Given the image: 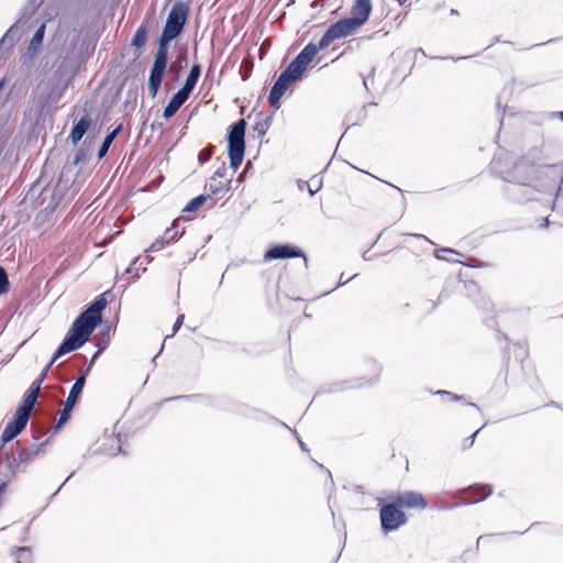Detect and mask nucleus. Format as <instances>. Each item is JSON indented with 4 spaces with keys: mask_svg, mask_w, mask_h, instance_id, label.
Returning a JSON list of instances; mask_svg holds the SVG:
<instances>
[{
    "mask_svg": "<svg viewBox=\"0 0 563 563\" xmlns=\"http://www.w3.org/2000/svg\"><path fill=\"white\" fill-rule=\"evenodd\" d=\"M335 40L333 35L329 36V30L327 29L318 44L310 42L299 52L275 80L268 95V102L272 107L279 108L280 99L287 89L294 82L301 79L307 66L312 62L318 52L328 47Z\"/></svg>",
    "mask_w": 563,
    "mask_h": 563,
    "instance_id": "f257e3e1",
    "label": "nucleus"
},
{
    "mask_svg": "<svg viewBox=\"0 0 563 563\" xmlns=\"http://www.w3.org/2000/svg\"><path fill=\"white\" fill-rule=\"evenodd\" d=\"M107 307L106 292L97 296L74 320L63 340L59 352L76 351L90 338L95 329L102 322V311Z\"/></svg>",
    "mask_w": 563,
    "mask_h": 563,
    "instance_id": "f03ea898",
    "label": "nucleus"
},
{
    "mask_svg": "<svg viewBox=\"0 0 563 563\" xmlns=\"http://www.w3.org/2000/svg\"><path fill=\"white\" fill-rule=\"evenodd\" d=\"M46 378V372H42L40 376L32 382L29 389L23 395L21 404L18 406L13 418L5 426L2 432V441L10 442L15 439L27 426L32 416L37 398L41 393V386Z\"/></svg>",
    "mask_w": 563,
    "mask_h": 563,
    "instance_id": "7ed1b4c3",
    "label": "nucleus"
},
{
    "mask_svg": "<svg viewBox=\"0 0 563 563\" xmlns=\"http://www.w3.org/2000/svg\"><path fill=\"white\" fill-rule=\"evenodd\" d=\"M548 168L549 166L536 165L529 159L520 158L514 163L510 170L501 174V178L528 191H540L544 186L542 177Z\"/></svg>",
    "mask_w": 563,
    "mask_h": 563,
    "instance_id": "20e7f679",
    "label": "nucleus"
},
{
    "mask_svg": "<svg viewBox=\"0 0 563 563\" xmlns=\"http://www.w3.org/2000/svg\"><path fill=\"white\" fill-rule=\"evenodd\" d=\"M372 10L371 0H356L352 7L351 16L343 18L328 27L329 36L333 35L338 40L352 34L367 22Z\"/></svg>",
    "mask_w": 563,
    "mask_h": 563,
    "instance_id": "39448f33",
    "label": "nucleus"
},
{
    "mask_svg": "<svg viewBox=\"0 0 563 563\" xmlns=\"http://www.w3.org/2000/svg\"><path fill=\"white\" fill-rule=\"evenodd\" d=\"M246 128V121L244 119H240L233 122L228 130V156L230 167L233 170H236L244 159Z\"/></svg>",
    "mask_w": 563,
    "mask_h": 563,
    "instance_id": "423d86ee",
    "label": "nucleus"
},
{
    "mask_svg": "<svg viewBox=\"0 0 563 563\" xmlns=\"http://www.w3.org/2000/svg\"><path fill=\"white\" fill-rule=\"evenodd\" d=\"M170 42L172 40L164 36H159L158 38V47L155 54L154 63L150 70L147 82L150 95L153 98L156 97L166 73L168 63V47Z\"/></svg>",
    "mask_w": 563,
    "mask_h": 563,
    "instance_id": "0eeeda50",
    "label": "nucleus"
},
{
    "mask_svg": "<svg viewBox=\"0 0 563 563\" xmlns=\"http://www.w3.org/2000/svg\"><path fill=\"white\" fill-rule=\"evenodd\" d=\"M189 7L184 2H176L166 19L165 26L161 33V36L176 40L184 31L185 24L188 19Z\"/></svg>",
    "mask_w": 563,
    "mask_h": 563,
    "instance_id": "6e6552de",
    "label": "nucleus"
},
{
    "mask_svg": "<svg viewBox=\"0 0 563 563\" xmlns=\"http://www.w3.org/2000/svg\"><path fill=\"white\" fill-rule=\"evenodd\" d=\"M398 505L395 504L393 498L391 504L383 505L379 509L380 526L385 533L397 530L399 527L406 523L407 517L404 511L398 509Z\"/></svg>",
    "mask_w": 563,
    "mask_h": 563,
    "instance_id": "1a4fd4ad",
    "label": "nucleus"
},
{
    "mask_svg": "<svg viewBox=\"0 0 563 563\" xmlns=\"http://www.w3.org/2000/svg\"><path fill=\"white\" fill-rule=\"evenodd\" d=\"M44 444L45 442H42L41 444H34L29 449H21L18 452L16 456H9L7 454V461L10 473L14 475L18 472H23L26 468L27 464L38 455Z\"/></svg>",
    "mask_w": 563,
    "mask_h": 563,
    "instance_id": "9d476101",
    "label": "nucleus"
},
{
    "mask_svg": "<svg viewBox=\"0 0 563 563\" xmlns=\"http://www.w3.org/2000/svg\"><path fill=\"white\" fill-rule=\"evenodd\" d=\"M297 257H302L307 264L308 260L298 246L291 244H273L266 250L263 260L265 263H268L276 260H290Z\"/></svg>",
    "mask_w": 563,
    "mask_h": 563,
    "instance_id": "9b49d317",
    "label": "nucleus"
},
{
    "mask_svg": "<svg viewBox=\"0 0 563 563\" xmlns=\"http://www.w3.org/2000/svg\"><path fill=\"white\" fill-rule=\"evenodd\" d=\"M66 176L67 173L65 169H63L55 188L51 191V201L46 205V210L54 211L65 199L68 190L71 187V181Z\"/></svg>",
    "mask_w": 563,
    "mask_h": 563,
    "instance_id": "f8f14e48",
    "label": "nucleus"
},
{
    "mask_svg": "<svg viewBox=\"0 0 563 563\" xmlns=\"http://www.w3.org/2000/svg\"><path fill=\"white\" fill-rule=\"evenodd\" d=\"M45 35V24L43 23L33 34L26 52L21 56V63L23 65L32 62L42 48Z\"/></svg>",
    "mask_w": 563,
    "mask_h": 563,
    "instance_id": "ddd939ff",
    "label": "nucleus"
},
{
    "mask_svg": "<svg viewBox=\"0 0 563 563\" xmlns=\"http://www.w3.org/2000/svg\"><path fill=\"white\" fill-rule=\"evenodd\" d=\"M394 499L395 504L399 507L412 509H424L428 505L423 495L417 492H406L396 496Z\"/></svg>",
    "mask_w": 563,
    "mask_h": 563,
    "instance_id": "4468645a",
    "label": "nucleus"
},
{
    "mask_svg": "<svg viewBox=\"0 0 563 563\" xmlns=\"http://www.w3.org/2000/svg\"><path fill=\"white\" fill-rule=\"evenodd\" d=\"M92 119L90 114L85 113L80 119L74 121L73 128L70 130L68 139L70 142L76 145L82 136L88 132L91 126Z\"/></svg>",
    "mask_w": 563,
    "mask_h": 563,
    "instance_id": "2eb2a0df",
    "label": "nucleus"
},
{
    "mask_svg": "<svg viewBox=\"0 0 563 563\" xmlns=\"http://www.w3.org/2000/svg\"><path fill=\"white\" fill-rule=\"evenodd\" d=\"M189 95L184 92L183 90H178L173 95L168 103L163 110V117L166 120H169L172 117L176 114V112L181 108V106L189 99Z\"/></svg>",
    "mask_w": 563,
    "mask_h": 563,
    "instance_id": "dca6fc26",
    "label": "nucleus"
},
{
    "mask_svg": "<svg viewBox=\"0 0 563 563\" xmlns=\"http://www.w3.org/2000/svg\"><path fill=\"white\" fill-rule=\"evenodd\" d=\"M201 70H202V68H201L200 64H198V63L192 64L190 67L189 74L187 75V78H186L183 87L180 88V90H183L184 92H186L187 95L190 96L200 78Z\"/></svg>",
    "mask_w": 563,
    "mask_h": 563,
    "instance_id": "f3484780",
    "label": "nucleus"
},
{
    "mask_svg": "<svg viewBox=\"0 0 563 563\" xmlns=\"http://www.w3.org/2000/svg\"><path fill=\"white\" fill-rule=\"evenodd\" d=\"M492 494L488 486H475L463 497V503L467 505L485 500Z\"/></svg>",
    "mask_w": 563,
    "mask_h": 563,
    "instance_id": "a211bd4d",
    "label": "nucleus"
},
{
    "mask_svg": "<svg viewBox=\"0 0 563 563\" xmlns=\"http://www.w3.org/2000/svg\"><path fill=\"white\" fill-rule=\"evenodd\" d=\"M82 390H84V377H77L69 390V394L65 401V405L75 408L80 395L82 394Z\"/></svg>",
    "mask_w": 563,
    "mask_h": 563,
    "instance_id": "6ab92c4d",
    "label": "nucleus"
},
{
    "mask_svg": "<svg viewBox=\"0 0 563 563\" xmlns=\"http://www.w3.org/2000/svg\"><path fill=\"white\" fill-rule=\"evenodd\" d=\"M122 131V124H118L112 131H110L106 137L103 139L99 150H98V158H102L107 155L111 144L115 140V137Z\"/></svg>",
    "mask_w": 563,
    "mask_h": 563,
    "instance_id": "aec40b11",
    "label": "nucleus"
},
{
    "mask_svg": "<svg viewBox=\"0 0 563 563\" xmlns=\"http://www.w3.org/2000/svg\"><path fill=\"white\" fill-rule=\"evenodd\" d=\"M185 233V229H179V220H174L172 225L164 231L162 235L166 244L175 243L183 234Z\"/></svg>",
    "mask_w": 563,
    "mask_h": 563,
    "instance_id": "412c9836",
    "label": "nucleus"
},
{
    "mask_svg": "<svg viewBox=\"0 0 563 563\" xmlns=\"http://www.w3.org/2000/svg\"><path fill=\"white\" fill-rule=\"evenodd\" d=\"M231 180H227L223 183L221 180H216L214 178H210L209 184L206 186L211 196L218 197L224 191L230 189Z\"/></svg>",
    "mask_w": 563,
    "mask_h": 563,
    "instance_id": "4be33fe9",
    "label": "nucleus"
},
{
    "mask_svg": "<svg viewBox=\"0 0 563 563\" xmlns=\"http://www.w3.org/2000/svg\"><path fill=\"white\" fill-rule=\"evenodd\" d=\"M147 41V26L141 24L132 37V46L135 48H142Z\"/></svg>",
    "mask_w": 563,
    "mask_h": 563,
    "instance_id": "5701e85b",
    "label": "nucleus"
},
{
    "mask_svg": "<svg viewBox=\"0 0 563 563\" xmlns=\"http://www.w3.org/2000/svg\"><path fill=\"white\" fill-rule=\"evenodd\" d=\"M211 196L210 195H199L195 198H192L183 209V212H187V213H190V212H194V211H197L200 207L203 206V203L210 199Z\"/></svg>",
    "mask_w": 563,
    "mask_h": 563,
    "instance_id": "b1692460",
    "label": "nucleus"
},
{
    "mask_svg": "<svg viewBox=\"0 0 563 563\" xmlns=\"http://www.w3.org/2000/svg\"><path fill=\"white\" fill-rule=\"evenodd\" d=\"M15 563H29L32 559V552L30 548L22 547L18 548L14 552Z\"/></svg>",
    "mask_w": 563,
    "mask_h": 563,
    "instance_id": "393cba45",
    "label": "nucleus"
},
{
    "mask_svg": "<svg viewBox=\"0 0 563 563\" xmlns=\"http://www.w3.org/2000/svg\"><path fill=\"white\" fill-rule=\"evenodd\" d=\"M73 409H74L73 407L64 404V408L59 413L58 421L54 427L55 431H58L70 419V413H71Z\"/></svg>",
    "mask_w": 563,
    "mask_h": 563,
    "instance_id": "a878e982",
    "label": "nucleus"
},
{
    "mask_svg": "<svg viewBox=\"0 0 563 563\" xmlns=\"http://www.w3.org/2000/svg\"><path fill=\"white\" fill-rule=\"evenodd\" d=\"M271 121L272 118L267 117L255 123L253 130L257 133L258 137H263L267 133L271 125Z\"/></svg>",
    "mask_w": 563,
    "mask_h": 563,
    "instance_id": "bb28decb",
    "label": "nucleus"
},
{
    "mask_svg": "<svg viewBox=\"0 0 563 563\" xmlns=\"http://www.w3.org/2000/svg\"><path fill=\"white\" fill-rule=\"evenodd\" d=\"M86 157L85 151L82 148H79L75 152L74 158L71 163H68L64 166L63 169L66 170V173H71L73 168L77 166L80 162H82Z\"/></svg>",
    "mask_w": 563,
    "mask_h": 563,
    "instance_id": "cd10ccee",
    "label": "nucleus"
},
{
    "mask_svg": "<svg viewBox=\"0 0 563 563\" xmlns=\"http://www.w3.org/2000/svg\"><path fill=\"white\" fill-rule=\"evenodd\" d=\"M10 290L9 276L3 266L0 265V296L8 294Z\"/></svg>",
    "mask_w": 563,
    "mask_h": 563,
    "instance_id": "c85d7f7f",
    "label": "nucleus"
},
{
    "mask_svg": "<svg viewBox=\"0 0 563 563\" xmlns=\"http://www.w3.org/2000/svg\"><path fill=\"white\" fill-rule=\"evenodd\" d=\"M63 346V342L58 345V347L56 349V351L54 352L53 354V357L52 360L49 361V363L46 365V367L42 371V372H46V374L48 373L49 368L52 367V365L62 356H64L65 354L67 353H70L71 351H66V352H59L60 347Z\"/></svg>",
    "mask_w": 563,
    "mask_h": 563,
    "instance_id": "c756f323",
    "label": "nucleus"
},
{
    "mask_svg": "<svg viewBox=\"0 0 563 563\" xmlns=\"http://www.w3.org/2000/svg\"><path fill=\"white\" fill-rule=\"evenodd\" d=\"M63 346V342L58 345V347L56 349V351L54 352L53 354V357L52 360L49 361V363L46 365V367L42 371V372H46V374L48 373L49 368L52 367V365L62 356H64L65 354L67 353H70L71 351H66V352H59L60 347Z\"/></svg>",
    "mask_w": 563,
    "mask_h": 563,
    "instance_id": "7c9ffc66",
    "label": "nucleus"
},
{
    "mask_svg": "<svg viewBox=\"0 0 563 563\" xmlns=\"http://www.w3.org/2000/svg\"><path fill=\"white\" fill-rule=\"evenodd\" d=\"M136 264H137V258L134 260L124 272V274L128 275L129 278H131L132 280L136 279L139 277L137 271H139L140 266H136Z\"/></svg>",
    "mask_w": 563,
    "mask_h": 563,
    "instance_id": "2f4dec72",
    "label": "nucleus"
},
{
    "mask_svg": "<svg viewBox=\"0 0 563 563\" xmlns=\"http://www.w3.org/2000/svg\"><path fill=\"white\" fill-rule=\"evenodd\" d=\"M166 244V241L163 236L157 238L148 247L151 252H157L162 250Z\"/></svg>",
    "mask_w": 563,
    "mask_h": 563,
    "instance_id": "473e14b6",
    "label": "nucleus"
},
{
    "mask_svg": "<svg viewBox=\"0 0 563 563\" xmlns=\"http://www.w3.org/2000/svg\"><path fill=\"white\" fill-rule=\"evenodd\" d=\"M109 335H108V331H106L102 335L101 339L98 340L97 342V350H99V353H102L109 345Z\"/></svg>",
    "mask_w": 563,
    "mask_h": 563,
    "instance_id": "72a5a7b5",
    "label": "nucleus"
},
{
    "mask_svg": "<svg viewBox=\"0 0 563 563\" xmlns=\"http://www.w3.org/2000/svg\"><path fill=\"white\" fill-rule=\"evenodd\" d=\"M374 73H375V69L373 68L368 76L363 77V85H364L366 91H371V86L374 84Z\"/></svg>",
    "mask_w": 563,
    "mask_h": 563,
    "instance_id": "f704fd0d",
    "label": "nucleus"
},
{
    "mask_svg": "<svg viewBox=\"0 0 563 563\" xmlns=\"http://www.w3.org/2000/svg\"><path fill=\"white\" fill-rule=\"evenodd\" d=\"M479 431H481V429H477L471 437L466 438L463 441V449L464 450L471 448L474 444L475 438H476V435L478 434Z\"/></svg>",
    "mask_w": 563,
    "mask_h": 563,
    "instance_id": "c9c22d12",
    "label": "nucleus"
},
{
    "mask_svg": "<svg viewBox=\"0 0 563 563\" xmlns=\"http://www.w3.org/2000/svg\"><path fill=\"white\" fill-rule=\"evenodd\" d=\"M437 394L438 395L449 396V397H451L452 400H455V401L464 399L463 396H459V395L452 394L451 391H448V390H438Z\"/></svg>",
    "mask_w": 563,
    "mask_h": 563,
    "instance_id": "e433bc0d",
    "label": "nucleus"
},
{
    "mask_svg": "<svg viewBox=\"0 0 563 563\" xmlns=\"http://www.w3.org/2000/svg\"><path fill=\"white\" fill-rule=\"evenodd\" d=\"M227 174V168L225 166H221L219 167L212 175L211 178H214L216 180L220 179V178H223Z\"/></svg>",
    "mask_w": 563,
    "mask_h": 563,
    "instance_id": "4c0bfd02",
    "label": "nucleus"
},
{
    "mask_svg": "<svg viewBox=\"0 0 563 563\" xmlns=\"http://www.w3.org/2000/svg\"><path fill=\"white\" fill-rule=\"evenodd\" d=\"M184 322V314H179L173 325V334H175L181 327Z\"/></svg>",
    "mask_w": 563,
    "mask_h": 563,
    "instance_id": "58836bf2",
    "label": "nucleus"
},
{
    "mask_svg": "<svg viewBox=\"0 0 563 563\" xmlns=\"http://www.w3.org/2000/svg\"><path fill=\"white\" fill-rule=\"evenodd\" d=\"M440 252L442 253H453V254H459L456 251L452 250V249H449V247H443L441 250H439L435 254L437 258L439 260H443L444 257L442 255H440Z\"/></svg>",
    "mask_w": 563,
    "mask_h": 563,
    "instance_id": "ea45409f",
    "label": "nucleus"
},
{
    "mask_svg": "<svg viewBox=\"0 0 563 563\" xmlns=\"http://www.w3.org/2000/svg\"><path fill=\"white\" fill-rule=\"evenodd\" d=\"M289 430H290V431L295 434V437L297 438L300 449H301L302 451L307 452V451H308V448H307L306 443H305V442L299 438V435H298L297 431H296V430H291V429H289Z\"/></svg>",
    "mask_w": 563,
    "mask_h": 563,
    "instance_id": "a19ab883",
    "label": "nucleus"
},
{
    "mask_svg": "<svg viewBox=\"0 0 563 563\" xmlns=\"http://www.w3.org/2000/svg\"><path fill=\"white\" fill-rule=\"evenodd\" d=\"M211 154H212V151H209V152H202V153H200V154H199V157H198V158H199V162H200V163H205V162H207V161L210 158Z\"/></svg>",
    "mask_w": 563,
    "mask_h": 563,
    "instance_id": "79ce46f5",
    "label": "nucleus"
},
{
    "mask_svg": "<svg viewBox=\"0 0 563 563\" xmlns=\"http://www.w3.org/2000/svg\"><path fill=\"white\" fill-rule=\"evenodd\" d=\"M90 368H91V366H90V365H88V367H87L85 371H82V372L80 373V375L78 376V377H84V385L86 384V377H87V375H88V373H89Z\"/></svg>",
    "mask_w": 563,
    "mask_h": 563,
    "instance_id": "37998d69",
    "label": "nucleus"
},
{
    "mask_svg": "<svg viewBox=\"0 0 563 563\" xmlns=\"http://www.w3.org/2000/svg\"><path fill=\"white\" fill-rule=\"evenodd\" d=\"M101 355V353H99V350H97L93 355L91 356L90 358V362H89V365L92 366V364L95 363V361Z\"/></svg>",
    "mask_w": 563,
    "mask_h": 563,
    "instance_id": "c03bdc74",
    "label": "nucleus"
},
{
    "mask_svg": "<svg viewBox=\"0 0 563 563\" xmlns=\"http://www.w3.org/2000/svg\"><path fill=\"white\" fill-rule=\"evenodd\" d=\"M49 192V190L47 188H44L42 191H41V197H42V203H44L46 201V198H47V194Z\"/></svg>",
    "mask_w": 563,
    "mask_h": 563,
    "instance_id": "a18cd8bd",
    "label": "nucleus"
},
{
    "mask_svg": "<svg viewBox=\"0 0 563 563\" xmlns=\"http://www.w3.org/2000/svg\"><path fill=\"white\" fill-rule=\"evenodd\" d=\"M73 476V473L62 483L60 486H58V488L53 493L52 497H54L60 489L62 487L65 485V483Z\"/></svg>",
    "mask_w": 563,
    "mask_h": 563,
    "instance_id": "49530a36",
    "label": "nucleus"
},
{
    "mask_svg": "<svg viewBox=\"0 0 563 563\" xmlns=\"http://www.w3.org/2000/svg\"><path fill=\"white\" fill-rule=\"evenodd\" d=\"M306 187L308 188L310 196H313L320 189V186H318L316 189H312L309 184Z\"/></svg>",
    "mask_w": 563,
    "mask_h": 563,
    "instance_id": "de8ad7c7",
    "label": "nucleus"
},
{
    "mask_svg": "<svg viewBox=\"0 0 563 563\" xmlns=\"http://www.w3.org/2000/svg\"><path fill=\"white\" fill-rule=\"evenodd\" d=\"M306 186H308V183H307V181L299 180V183H298V187H299V189H301V190H302Z\"/></svg>",
    "mask_w": 563,
    "mask_h": 563,
    "instance_id": "09e8293b",
    "label": "nucleus"
},
{
    "mask_svg": "<svg viewBox=\"0 0 563 563\" xmlns=\"http://www.w3.org/2000/svg\"><path fill=\"white\" fill-rule=\"evenodd\" d=\"M355 276H356V275L352 276V277H351V279H352V278H354ZM349 280H350V278H347L346 280H344L343 274L341 275V277H340V284H341V285H343V284L347 283Z\"/></svg>",
    "mask_w": 563,
    "mask_h": 563,
    "instance_id": "8fccbe9b",
    "label": "nucleus"
},
{
    "mask_svg": "<svg viewBox=\"0 0 563 563\" xmlns=\"http://www.w3.org/2000/svg\"><path fill=\"white\" fill-rule=\"evenodd\" d=\"M69 80L65 81L58 96H62L63 91L67 88Z\"/></svg>",
    "mask_w": 563,
    "mask_h": 563,
    "instance_id": "3c124183",
    "label": "nucleus"
},
{
    "mask_svg": "<svg viewBox=\"0 0 563 563\" xmlns=\"http://www.w3.org/2000/svg\"><path fill=\"white\" fill-rule=\"evenodd\" d=\"M470 407H473L475 410L479 411V407L474 402H467Z\"/></svg>",
    "mask_w": 563,
    "mask_h": 563,
    "instance_id": "603ef678",
    "label": "nucleus"
},
{
    "mask_svg": "<svg viewBox=\"0 0 563 563\" xmlns=\"http://www.w3.org/2000/svg\"><path fill=\"white\" fill-rule=\"evenodd\" d=\"M555 115L563 121V111L556 112Z\"/></svg>",
    "mask_w": 563,
    "mask_h": 563,
    "instance_id": "864d4df0",
    "label": "nucleus"
},
{
    "mask_svg": "<svg viewBox=\"0 0 563 563\" xmlns=\"http://www.w3.org/2000/svg\"><path fill=\"white\" fill-rule=\"evenodd\" d=\"M4 82H5V79H4V78L0 79V90L3 88Z\"/></svg>",
    "mask_w": 563,
    "mask_h": 563,
    "instance_id": "5fc2aeb1",
    "label": "nucleus"
},
{
    "mask_svg": "<svg viewBox=\"0 0 563 563\" xmlns=\"http://www.w3.org/2000/svg\"><path fill=\"white\" fill-rule=\"evenodd\" d=\"M498 162H499V159H494V161H493V167H494L495 169L497 168Z\"/></svg>",
    "mask_w": 563,
    "mask_h": 563,
    "instance_id": "6e6d98bb",
    "label": "nucleus"
},
{
    "mask_svg": "<svg viewBox=\"0 0 563 563\" xmlns=\"http://www.w3.org/2000/svg\"><path fill=\"white\" fill-rule=\"evenodd\" d=\"M490 306H492L490 302L487 301L484 303L483 309H488Z\"/></svg>",
    "mask_w": 563,
    "mask_h": 563,
    "instance_id": "4d7b16f0",
    "label": "nucleus"
},
{
    "mask_svg": "<svg viewBox=\"0 0 563 563\" xmlns=\"http://www.w3.org/2000/svg\"><path fill=\"white\" fill-rule=\"evenodd\" d=\"M413 236H416V238H418V239H424V240H427V238H426L424 235H422V234H415Z\"/></svg>",
    "mask_w": 563,
    "mask_h": 563,
    "instance_id": "13d9d810",
    "label": "nucleus"
},
{
    "mask_svg": "<svg viewBox=\"0 0 563 563\" xmlns=\"http://www.w3.org/2000/svg\"><path fill=\"white\" fill-rule=\"evenodd\" d=\"M451 14H452V15H456V14H459V12H457V10H455V9H451Z\"/></svg>",
    "mask_w": 563,
    "mask_h": 563,
    "instance_id": "bf43d9fd",
    "label": "nucleus"
},
{
    "mask_svg": "<svg viewBox=\"0 0 563 563\" xmlns=\"http://www.w3.org/2000/svg\"><path fill=\"white\" fill-rule=\"evenodd\" d=\"M548 223H549L548 218H544V220L542 221V224L548 225Z\"/></svg>",
    "mask_w": 563,
    "mask_h": 563,
    "instance_id": "052dcab7",
    "label": "nucleus"
},
{
    "mask_svg": "<svg viewBox=\"0 0 563 563\" xmlns=\"http://www.w3.org/2000/svg\"><path fill=\"white\" fill-rule=\"evenodd\" d=\"M548 223H549L548 218H544V220L542 221V224L548 225Z\"/></svg>",
    "mask_w": 563,
    "mask_h": 563,
    "instance_id": "680f3d73",
    "label": "nucleus"
},
{
    "mask_svg": "<svg viewBox=\"0 0 563 563\" xmlns=\"http://www.w3.org/2000/svg\"><path fill=\"white\" fill-rule=\"evenodd\" d=\"M499 335H500L504 340H506V341L508 340V338H507V335H506V334H501V333H499Z\"/></svg>",
    "mask_w": 563,
    "mask_h": 563,
    "instance_id": "e2e57ef3",
    "label": "nucleus"
},
{
    "mask_svg": "<svg viewBox=\"0 0 563 563\" xmlns=\"http://www.w3.org/2000/svg\"><path fill=\"white\" fill-rule=\"evenodd\" d=\"M484 539L483 536H481L478 539H477V545L479 544V542Z\"/></svg>",
    "mask_w": 563,
    "mask_h": 563,
    "instance_id": "0e129e2a",
    "label": "nucleus"
},
{
    "mask_svg": "<svg viewBox=\"0 0 563 563\" xmlns=\"http://www.w3.org/2000/svg\"><path fill=\"white\" fill-rule=\"evenodd\" d=\"M119 452L125 454V452L122 450L121 445L119 446Z\"/></svg>",
    "mask_w": 563,
    "mask_h": 563,
    "instance_id": "69168bd1",
    "label": "nucleus"
},
{
    "mask_svg": "<svg viewBox=\"0 0 563 563\" xmlns=\"http://www.w3.org/2000/svg\"><path fill=\"white\" fill-rule=\"evenodd\" d=\"M5 443H7V442H3V441L1 440L0 449H1V448L3 446V444H5Z\"/></svg>",
    "mask_w": 563,
    "mask_h": 563,
    "instance_id": "338daca9",
    "label": "nucleus"
},
{
    "mask_svg": "<svg viewBox=\"0 0 563 563\" xmlns=\"http://www.w3.org/2000/svg\"><path fill=\"white\" fill-rule=\"evenodd\" d=\"M188 396H183V398H187ZM178 399H181V396H178L177 397Z\"/></svg>",
    "mask_w": 563,
    "mask_h": 563,
    "instance_id": "774afa93",
    "label": "nucleus"
}]
</instances>
